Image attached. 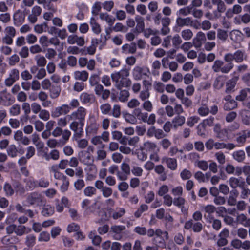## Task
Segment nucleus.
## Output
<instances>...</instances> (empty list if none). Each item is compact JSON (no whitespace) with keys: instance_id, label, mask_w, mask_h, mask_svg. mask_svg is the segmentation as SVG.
I'll use <instances>...</instances> for the list:
<instances>
[{"instance_id":"f257e3e1","label":"nucleus","mask_w":250,"mask_h":250,"mask_svg":"<svg viewBox=\"0 0 250 250\" xmlns=\"http://www.w3.org/2000/svg\"><path fill=\"white\" fill-rule=\"evenodd\" d=\"M129 75V70L124 68L119 72L111 74V78L115 86L118 89L121 90L123 88H127L131 86V81L127 78Z\"/></svg>"},{"instance_id":"f03ea898","label":"nucleus","mask_w":250,"mask_h":250,"mask_svg":"<svg viewBox=\"0 0 250 250\" xmlns=\"http://www.w3.org/2000/svg\"><path fill=\"white\" fill-rule=\"evenodd\" d=\"M26 202L30 206L40 207L45 204V200L41 193L35 191L28 195Z\"/></svg>"},{"instance_id":"7ed1b4c3","label":"nucleus","mask_w":250,"mask_h":250,"mask_svg":"<svg viewBox=\"0 0 250 250\" xmlns=\"http://www.w3.org/2000/svg\"><path fill=\"white\" fill-rule=\"evenodd\" d=\"M86 115V109L82 106L79 107L78 109L72 112L70 114L67 115L69 120L81 122L84 123Z\"/></svg>"},{"instance_id":"20e7f679","label":"nucleus","mask_w":250,"mask_h":250,"mask_svg":"<svg viewBox=\"0 0 250 250\" xmlns=\"http://www.w3.org/2000/svg\"><path fill=\"white\" fill-rule=\"evenodd\" d=\"M155 237L153 238V243L157 246H162L164 245L165 240L168 239V235L167 231H163L160 229H157L155 231Z\"/></svg>"},{"instance_id":"39448f33","label":"nucleus","mask_w":250,"mask_h":250,"mask_svg":"<svg viewBox=\"0 0 250 250\" xmlns=\"http://www.w3.org/2000/svg\"><path fill=\"white\" fill-rule=\"evenodd\" d=\"M84 123L72 121L69 125V128L74 132L75 137L80 138L83 133Z\"/></svg>"},{"instance_id":"423d86ee","label":"nucleus","mask_w":250,"mask_h":250,"mask_svg":"<svg viewBox=\"0 0 250 250\" xmlns=\"http://www.w3.org/2000/svg\"><path fill=\"white\" fill-rule=\"evenodd\" d=\"M14 102L11 95L4 90L0 92V105L9 106Z\"/></svg>"},{"instance_id":"0eeeda50","label":"nucleus","mask_w":250,"mask_h":250,"mask_svg":"<svg viewBox=\"0 0 250 250\" xmlns=\"http://www.w3.org/2000/svg\"><path fill=\"white\" fill-rule=\"evenodd\" d=\"M70 112V107L67 104H63L55 108L52 112L53 117L57 118L62 115H66Z\"/></svg>"},{"instance_id":"6e6552de","label":"nucleus","mask_w":250,"mask_h":250,"mask_svg":"<svg viewBox=\"0 0 250 250\" xmlns=\"http://www.w3.org/2000/svg\"><path fill=\"white\" fill-rule=\"evenodd\" d=\"M19 70L17 69H12L9 74L8 77L4 81L5 85L8 87L12 86L19 79Z\"/></svg>"},{"instance_id":"1a4fd4ad","label":"nucleus","mask_w":250,"mask_h":250,"mask_svg":"<svg viewBox=\"0 0 250 250\" xmlns=\"http://www.w3.org/2000/svg\"><path fill=\"white\" fill-rule=\"evenodd\" d=\"M13 138L15 141L24 146H28L30 142L29 138L24 136L21 130L15 131L14 134Z\"/></svg>"},{"instance_id":"9d476101","label":"nucleus","mask_w":250,"mask_h":250,"mask_svg":"<svg viewBox=\"0 0 250 250\" xmlns=\"http://www.w3.org/2000/svg\"><path fill=\"white\" fill-rule=\"evenodd\" d=\"M78 159L81 163L88 165L93 162V158L88 151H81L78 153Z\"/></svg>"},{"instance_id":"9b49d317","label":"nucleus","mask_w":250,"mask_h":250,"mask_svg":"<svg viewBox=\"0 0 250 250\" xmlns=\"http://www.w3.org/2000/svg\"><path fill=\"white\" fill-rule=\"evenodd\" d=\"M229 235V230L226 229H224L218 234L219 239L217 241V245L219 247L224 246L228 243L227 238Z\"/></svg>"},{"instance_id":"f8f14e48","label":"nucleus","mask_w":250,"mask_h":250,"mask_svg":"<svg viewBox=\"0 0 250 250\" xmlns=\"http://www.w3.org/2000/svg\"><path fill=\"white\" fill-rule=\"evenodd\" d=\"M141 150H145L148 152H154L156 150L159 151L160 149L157 144L152 141L147 140L143 143V146L140 147Z\"/></svg>"},{"instance_id":"ddd939ff","label":"nucleus","mask_w":250,"mask_h":250,"mask_svg":"<svg viewBox=\"0 0 250 250\" xmlns=\"http://www.w3.org/2000/svg\"><path fill=\"white\" fill-rule=\"evenodd\" d=\"M67 42L69 44H76L79 46H83L85 44L84 37L78 36L76 34H72L68 36Z\"/></svg>"},{"instance_id":"4468645a","label":"nucleus","mask_w":250,"mask_h":250,"mask_svg":"<svg viewBox=\"0 0 250 250\" xmlns=\"http://www.w3.org/2000/svg\"><path fill=\"white\" fill-rule=\"evenodd\" d=\"M191 23L192 18L190 17H178L176 19V25L179 27H188Z\"/></svg>"},{"instance_id":"2eb2a0df","label":"nucleus","mask_w":250,"mask_h":250,"mask_svg":"<svg viewBox=\"0 0 250 250\" xmlns=\"http://www.w3.org/2000/svg\"><path fill=\"white\" fill-rule=\"evenodd\" d=\"M230 40L235 43H240L243 40V35L239 30H233L229 33Z\"/></svg>"},{"instance_id":"dca6fc26","label":"nucleus","mask_w":250,"mask_h":250,"mask_svg":"<svg viewBox=\"0 0 250 250\" xmlns=\"http://www.w3.org/2000/svg\"><path fill=\"white\" fill-rule=\"evenodd\" d=\"M206 41V35L202 31L198 32L196 37L193 40V42L195 47L199 48L202 45V42Z\"/></svg>"},{"instance_id":"f3484780","label":"nucleus","mask_w":250,"mask_h":250,"mask_svg":"<svg viewBox=\"0 0 250 250\" xmlns=\"http://www.w3.org/2000/svg\"><path fill=\"white\" fill-rule=\"evenodd\" d=\"M237 137L236 138L237 143L240 145H243L246 141L247 138L250 137V130H245L237 134Z\"/></svg>"},{"instance_id":"a211bd4d","label":"nucleus","mask_w":250,"mask_h":250,"mask_svg":"<svg viewBox=\"0 0 250 250\" xmlns=\"http://www.w3.org/2000/svg\"><path fill=\"white\" fill-rule=\"evenodd\" d=\"M245 183V181L235 177H231L229 180V185L233 190L237 187L241 188Z\"/></svg>"},{"instance_id":"6ab92c4d","label":"nucleus","mask_w":250,"mask_h":250,"mask_svg":"<svg viewBox=\"0 0 250 250\" xmlns=\"http://www.w3.org/2000/svg\"><path fill=\"white\" fill-rule=\"evenodd\" d=\"M162 162L165 163L167 167L171 170H175L177 168V160L175 158L164 157L162 159Z\"/></svg>"},{"instance_id":"aec40b11","label":"nucleus","mask_w":250,"mask_h":250,"mask_svg":"<svg viewBox=\"0 0 250 250\" xmlns=\"http://www.w3.org/2000/svg\"><path fill=\"white\" fill-rule=\"evenodd\" d=\"M239 79V77L235 76L232 79L228 80L226 83L225 92L229 93L234 91V89Z\"/></svg>"},{"instance_id":"412c9836","label":"nucleus","mask_w":250,"mask_h":250,"mask_svg":"<svg viewBox=\"0 0 250 250\" xmlns=\"http://www.w3.org/2000/svg\"><path fill=\"white\" fill-rule=\"evenodd\" d=\"M125 229V226L114 225L111 227V231L114 233V237L116 240H120L122 235L121 233Z\"/></svg>"},{"instance_id":"4be33fe9","label":"nucleus","mask_w":250,"mask_h":250,"mask_svg":"<svg viewBox=\"0 0 250 250\" xmlns=\"http://www.w3.org/2000/svg\"><path fill=\"white\" fill-rule=\"evenodd\" d=\"M236 221L238 224L248 227L250 226V218H248L246 215L244 213L238 214L236 218Z\"/></svg>"},{"instance_id":"5701e85b","label":"nucleus","mask_w":250,"mask_h":250,"mask_svg":"<svg viewBox=\"0 0 250 250\" xmlns=\"http://www.w3.org/2000/svg\"><path fill=\"white\" fill-rule=\"evenodd\" d=\"M137 23L135 30L138 33H142L145 30L144 19L140 15H136L135 18Z\"/></svg>"},{"instance_id":"b1692460","label":"nucleus","mask_w":250,"mask_h":250,"mask_svg":"<svg viewBox=\"0 0 250 250\" xmlns=\"http://www.w3.org/2000/svg\"><path fill=\"white\" fill-rule=\"evenodd\" d=\"M99 129V124L97 123L96 120L93 119L91 120L90 124L86 129L87 133L92 134H96L97 133Z\"/></svg>"},{"instance_id":"393cba45","label":"nucleus","mask_w":250,"mask_h":250,"mask_svg":"<svg viewBox=\"0 0 250 250\" xmlns=\"http://www.w3.org/2000/svg\"><path fill=\"white\" fill-rule=\"evenodd\" d=\"M236 145L233 143H224L219 142H215L214 148L216 150H220L226 148L228 150H232L235 148Z\"/></svg>"},{"instance_id":"a878e982","label":"nucleus","mask_w":250,"mask_h":250,"mask_svg":"<svg viewBox=\"0 0 250 250\" xmlns=\"http://www.w3.org/2000/svg\"><path fill=\"white\" fill-rule=\"evenodd\" d=\"M226 79L225 76H218L214 80L213 84V87L216 89H220L224 86Z\"/></svg>"},{"instance_id":"bb28decb","label":"nucleus","mask_w":250,"mask_h":250,"mask_svg":"<svg viewBox=\"0 0 250 250\" xmlns=\"http://www.w3.org/2000/svg\"><path fill=\"white\" fill-rule=\"evenodd\" d=\"M186 118L182 115H177L172 120L173 128L176 129L178 127L182 126L185 123Z\"/></svg>"},{"instance_id":"cd10ccee","label":"nucleus","mask_w":250,"mask_h":250,"mask_svg":"<svg viewBox=\"0 0 250 250\" xmlns=\"http://www.w3.org/2000/svg\"><path fill=\"white\" fill-rule=\"evenodd\" d=\"M239 195L238 191L236 189L232 190L227 199V203L229 206H235L237 203V198Z\"/></svg>"},{"instance_id":"c85d7f7f","label":"nucleus","mask_w":250,"mask_h":250,"mask_svg":"<svg viewBox=\"0 0 250 250\" xmlns=\"http://www.w3.org/2000/svg\"><path fill=\"white\" fill-rule=\"evenodd\" d=\"M144 69L139 66H136L132 70V75L135 80H140L142 78L143 75H146V73L143 72Z\"/></svg>"},{"instance_id":"c756f323","label":"nucleus","mask_w":250,"mask_h":250,"mask_svg":"<svg viewBox=\"0 0 250 250\" xmlns=\"http://www.w3.org/2000/svg\"><path fill=\"white\" fill-rule=\"evenodd\" d=\"M170 22L171 20L169 18L167 20L165 19H163L162 23V27L160 30L161 34L162 35L165 36L169 33L170 30L169 26L170 24Z\"/></svg>"},{"instance_id":"7c9ffc66","label":"nucleus","mask_w":250,"mask_h":250,"mask_svg":"<svg viewBox=\"0 0 250 250\" xmlns=\"http://www.w3.org/2000/svg\"><path fill=\"white\" fill-rule=\"evenodd\" d=\"M88 73L86 71H76L74 73L75 79L83 82L86 81L88 79Z\"/></svg>"},{"instance_id":"2f4dec72","label":"nucleus","mask_w":250,"mask_h":250,"mask_svg":"<svg viewBox=\"0 0 250 250\" xmlns=\"http://www.w3.org/2000/svg\"><path fill=\"white\" fill-rule=\"evenodd\" d=\"M49 90L50 97L51 99H55L60 96L61 92V88L59 85H52Z\"/></svg>"},{"instance_id":"473e14b6","label":"nucleus","mask_w":250,"mask_h":250,"mask_svg":"<svg viewBox=\"0 0 250 250\" xmlns=\"http://www.w3.org/2000/svg\"><path fill=\"white\" fill-rule=\"evenodd\" d=\"M132 113L135 116L136 119L141 120L143 122L146 121V118L148 117V114L146 112H143L139 108H135Z\"/></svg>"},{"instance_id":"72a5a7b5","label":"nucleus","mask_w":250,"mask_h":250,"mask_svg":"<svg viewBox=\"0 0 250 250\" xmlns=\"http://www.w3.org/2000/svg\"><path fill=\"white\" fill-rule=\"evenodd\" d=\"M136 45L134 42L132 43L130 45L128 44H124L122 47V52L125 54H134L136 52Z\"/></svg>"},{"instance_id":"f704fd0d","label":"nucleus","mask_w":250,"mask_h":250,"mask_svg":"<svg viewBox=\"0 0 250 250\" xmlns=\"http://www.w3.org/2000/svg\"><path fill=\"white\" fill-rule=\"evenodd\" d=\"M92 31L96 34H99L102 31L100 25L97 22L94 17L90 18L89 22Z\"/></svg>"},{"instance_id":"c9c22d12","label":"nucleus","mask_w":250,"mask_h":250,"mask_svg":"<svg viewBox=\"0 0 250 250\" xmlns=\"http://www.w3.org/2000/svg\"><path fill=\"white\" fill-rule=\"evenodd\" d=\"M31 231V229L27 228L23 225H16L15 234L18 236H22L24 234L29 233Z\"/></svg>"},{"instance_id":"e433bc0d","label":"nucleus","mask_w":250,"mask_h":250,"mask_svg":"<svg viewBox=\"0 0 250 250\" xmlns=\"http://www.w3.org/2000/svg\"><path fill=\"white\" fill-rule=\"evenodd\" d=\"M99 17L101 20L105 21L108 24L109 26H112L115 21V18H112L111 16L106 13H100Z\"/></svg>"},{"instance_id":"4c0bfd02","label":"nucleus","mask_w":250,"mask_h":250,"mask_svg":"<svg viewBox=\"0 0 250 250\" xmlns=\"http://www.w3.org/2000/svg\"><path fill=\"white\" fill-rule=\"evenodd\" d=\"M216 209L214 206L210 204L203 206L201 207V209L204 211L206 214H208V219L212 217L211 215L215 212Z\"/></svg>"},{"instance_id":"58836bf2","label":"nucleus","mask_w":250,"mask_h":250,"mask_svg":"<svg viewBox=\"0 0 250 250\" xmlns=\"http://www.w3.org/2000/svg\"><path fill=\"white\" fill-rule=\"evenodd\" d=\"M13 18L15 24L21 25L24 22L25 17L23 15L22 12L19 10L14 13Z\"/></svg>"},{"instance_id":"ea45409f","label":"nucleus","mask_w":250,"mask_h":250,"mask_svg":"<svg viewBox=\"0 0 250 250\" xmlns=\"http://www.w3.org/2000/svg\"><path fill=\"white\" fill-rule=\"evenodd\" d=\"M234 60L238 63L242 62L246 59L247 56L245 51L238 50L234 53Z\"/></svg>"},{"instance_id":"a19ab883","label":"nucleus","mask_w":250,"mask_h":250,"mask_svg":"<svg viewBox=\"0 0 250 250\" xmlns=\"http://www.w3.org/2000/svg\"><path fill=\"white\" fill-rule=\"evenodd\" d=\"M80 99L83 103H91L94 100V95L87 93L83 92L80 95Z\"/></svg>"},{"instance_id":"79ce46f5","label":"nucleus","mask_w":250,"mask_h":250,"mask_svg":"<svg viewBox=\"0 0 250 250\" xmlns=\"http://www.w3.org/2000/svg\"><path fill=\"white\" fill-rule=\"evenodd\" d=\"M42 210V214L43 216L48 217L53 215L54 213V208L50 205H45L44 204Z\"/></svg>"},{"instance_id":"37998d69","label":"nucleus","mask_w":250,"mask_h":250,"mask_svg":"<svg viewBox=\"0 0 250 250\" xmlns=\"http://www.w3.org/2000/svg\"><path fill=\"white\" fill-rule=\"evenodd\" d=\"M212 3L217 6L218 12L224 13L226 10L225 2L222 0H211Z\"/></svg>"},{"instance_id":"c03bdc74","label":"nucleus","mask_w":250,"mask_h":250,"mask_svg":"<svg viewBox=\"0 0 250 250\" xmlns=\"http://www.w3.org/2000/svg\"><path fill=\"white\" fill-rule=\"evenodd\" d=\"M232 157L235 161L241 163L245 159V153L242 150L235 151L233 153Z\"/></svg>"},{"instance_id":"a18cd8bd","label":"nucleus","mask_w":250,"mask_h":250,"mask_svg":"<svg viewBox=\"0 0 250 250\" xmlns=\"http://www.w3.org/2000/svg\"><path fill=\"white\" fill-rule=\"evenodd\" d=\"M217 38L222 42H225L228 39V35L227 31L224 29L218 28L217 30Z\"/></svg>"},{"instance_id":"49530a36","label":"nucleus","mask_w":250,"mask_h":250,"mask_svg":"<svg viewBox=\"0 0 250 250\" xmlns=\"http://www.w3.org/2000/svg\"><path fill=\"white\" fill-rule=\"evenodd\" d=\"M71 135V132L69 129H62L61 134L62 139L60 141L62 145H65L69 140Z\"/></svg>"},{"instance_id":"de8ad7c7","label":"nucleus","mask_w":250,"mask_h":250,"mask_svg":"<svg viewBox=\"0 0 250 250\" xmlns=\"http://www.w3.org/2000/svg\"><path fill=\"white\" fill-rule=\"evenodd\" d=\"M181 36L184 40L188 41L192 38L193 33L191 29L187 28L182 30Z\"/></svg>"},{"instance_id":"09e8293b","label":"nucleus","mask_w":250,"mask_h":250,"mask_svg":"<svg viewBox=\"0 0 250 250\" xmlns=\"http://www.w3.org/2000/svg\"><path fill=\"white\" fill-rule=\"evenodd\" d=\"M240 188L241 189L240 194V198L242 199H247L250 194V190L247 187L246 183H245L244 185L241 186Z\"/></svg>"},{"instance_id":"8fccbe9b","label":"nucleus","mask_w":250,"mask_h":250,"mask_svg":"<svg viewBox=\"0 0 250 250\" xmlns=\"http://www.w3.org/2000/svg\"><path fill=\"white\" fill-rule=\"evenodd\" d=\"M100 110L102 114L108 115L109 114L111 111V106L108 103L103 104L100 105Z\"/></svg>"},{"instance_id":"3c124183","label":"nucleus","mask_w":250,"mask_h":250,"mask_svg":"<svg viewBox=\"0 0 250 250\" xmlns=\"http://www.w3.org/2000/svg\"><path fill=\"white\" fill-rule=\"evenodd\" d=\"M104 145H103L102 149H99L97 150L96 152V160L101 161L105 159L106 158L107 153L103 149V148H104Z\"/></svg>"},{"instance_id":"603ef678","label":"nucleus","mask_w":250,"mask_h":250,"mask_svg":"<svg viewBox=\"0 0 250 250\" xmlns=\"http://www.w3.org/2000/svg\"><path fill=\"white\" fill-rule=\"evenodd\" d=\"M209 222L212 223V228L214 230L218 231L221 228L222 222L221 220L211 217L209 219Z\"/></svg>"},{"instance_id":"864d4df0","label":"nucleus","mask_w":250,"mask_h":250,"mask_svg":"<svg viewBox=\"0 0 250 250\" xmlns=\"http://www.w3.org/2000/svg\"><path fill=\"white\" fill-rule=\"evenodd\" d=\"M127 28L122 23L118 22L116 23L114 26L111 27L110 31L114 32H126Z\"/></svg>"},{"instance_id":"5fc2aeb1","label":"nucleus","mask_w":250,"mask_h":250,"mask_svg":"<svg viewBox=\"0 0 250 250\" xmlns=\"http://www.w3.org/2000/svg\"><path fill=\"white\" fill-rule=\"evenodd\" d=\"M32 141L36 146H39L41 148H43V143L40 141V137L37 133H34L32 135Z\"/></svg>"},{"instance_id":"6e6d98bb","label":"nucleus","mask_w":250,"mask_h":250,"mask_svg":"<svg viewBox=\"0 0 250 250\" xmlns=\"http://www.w3.org/2000/svg\"><path fill=\"white\" fill-rule=\"evenodd\" d=\"M129 96L130 93L128 90H122L119 93L118 98L121 102H125L128 100Z\"/></svg>"},{"instance_id":"4d7b16f0","label":"nucleus","mask_w":250,"mask_h":250,"mask_svg":"<svg viewBox=\"0 0 250 250\" xmlns=\"http://www.w3.org/2000/svg\"><path fill=\"white\" fill-rule=\"evenodd\" d=\"M18 150L15 145H11L7 149V153L9 156L12 158L16 157L18 155Z\"/></svg>"},{"instance_id":"13d9d810","label":"nucleus","mask_w":250,"mask_h":250,"mask_svg":"<svg viewBox=\"0 0 250 250\" xmlns=\"http://www.w3.org/2000/svg\"><path fill=\"white\" fill-rule=\"evenodd\" d=\"M35 60L36 61V63L37 66L39 67H43L46 64V60L45 58L40 55H36L35 57Z\"/></svg>"},{"instance_id":"bf43d9fd","label":"nucleus","mask_w":250,"mask_h":250,"mask_svg":"<svg viewBox=\"0 0 250 250\" xmlns=\"http://www.w3.org/2000/svg\"><path fill=\"white\" fill-rule=\"evenodd\" d=\"M191 14L196 19H201L204 16V11L201 9L194 8L191 9Z\"/></svg>"},{"instance_id":"052dcab7","label":"nucleus","mask_w":250,"mask_h":250,"mask_svg":"<svg viewBox=\"0 0 250 250\" xmlns=\"http://www.w3.org/2000/svg\"><path fill=\"white\" fill-rule=\"evenodd\" d=\"M223 64V62L221 60H217L215 61L212 66L213 71L215 73L219 72V71L221 72Z\"/></svg>"},{"instance_id":"680f3d73","label":"nucleus","mask_w":250,"mask_h":250,"mask_svg":"<svg viewBox=\"0 0 250 250\" xmlns=\"http://www.w3.org/2000/svg\"><path fill=\"white\" fill-rule=\"evenodd\" d=\"M9 113L11 115L17 116L21 113V107L18 104L13 105L9 109Z\"/></svg>"},{"instance_id":"e2e57ef3","label":"nucleus","mask_w":250,"mask_h":250,"mask_svg":"<svg viewBox=\"0 0 250 250\" xmlns=\"http://www.w3.org/2000/svg\"><path fill=\"white\" fill-rule=\"evenodd\" d=\"M96 189L93 187L88 186L83 190L84 194L87 197H92L96 193Z\"/></svg>"},{"instance_id":"0e129e2a","label":"nucleus","mask_w":250,"mask_h":250,"mask_svg":"<svg viewBox=\"0 0 250 250\" xmlns=\"http://www.w3.org/2000/svg\"><path fill=\"white\" fill-rule=\"evenodd\" d=\"M214 156L220 164L223 165L225 163L226 156L222 152L219 151L215 153Z\"/></svg>"},{"instance_id":"69168bd1","label":"nucleus","mask_w":250,"mask_h":250,"mask_svg":"<svg viewBox=\"0 0 250 250\" xmlns=\"http://www.w3.org/2000/svg\"><path fill=\"white\" fill-rule=\"evenodd\" d=\"M237 106V103L234 100L228 101L226 102L224 106V108L226 110H230L235 108Z\"/></svg>"},{"instance_id":"338daca9","label":"nucleus","mask_w":250,"mask_h":250,"mask_svg":"<svg viewBox=\"0 0 250 250\" xmlns=\"http://www.w3.org/2000/svg\"><path fill=\"white\" fill-rule=\"evenodd\" d=\"M173 46L175 48H179L182 42V40L178 34H175L171 39Z\"/></svg>"},{"instance_id":"774afa93","label":"nucleus","mask_w":250,"mask_h":250,"mask_svg":"<svg viewBox=\"0 0 250 250\" xmlns=\"http://www.w3.org/2000/svg\"><path fill=\"white\" fill-rule=\"evenodd\" d=\"M38 114L39 118L43 121H47L50 118V113L45 109H42Z\"/></svg>"}]
</instances>
